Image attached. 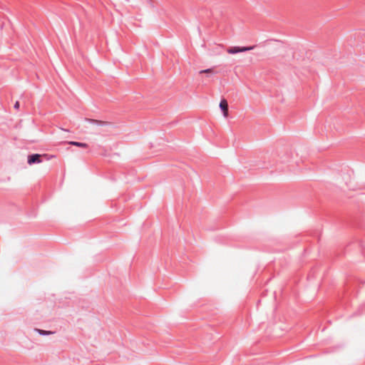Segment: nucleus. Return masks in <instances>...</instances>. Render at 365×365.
I'll list each match as a JSON object with an SVG mask.
<instances>
[{"label":"nucleus","mask_w":365,"mask_h":365,"mask_svg":"<svg viewBox=\"0 0 365 365\" xmlns=\"http://www.w3.org/2000/svg\"><path fill=\"white\" fill-rule=\"evenodd\" d=\"M255 47V46H242V47L233 46V47L229 48L227 50V52L228 53H230V54H235V53H240V52H245V51H251Z\"/></svg>","instance_id":"f03ea898"},{"label":"nucleus","mask_w":365,"mask_h":365,"mask_svg":"<svg viewBox=\"0 0 365 365\" xmlns=\"http://www.w3.org/2000/svg\"><path fill=\"white\" fill-rule=\"evenodd\" d=\"M35 331L36 332H38L41 336H47V335H49V334H51L54 333V332L51 331H46V330L40 329H35Z\"/></svg>","instance_id":"423d86ee"},{"label":"nucleus","mask_w":365,"mask_h":365,"mask_svg":"<svg viewBox=\"0 0 365 365\" xmlns=\"http://www.w3.org/2000/svg\"><path fill=\"white\" fill-rule=\"evenodd\" d=\"M85 120L91 123V124H93V125H98V126H104V125H108V122L106 121H103V120H96V119H91V118H85Z\"/></svg>","instance_id":"20e7f679"},{"label":"nucleus","mask_w":365,"mask_h":365,"mask_svg":"<svg viewBox=\"0 0 365 365\" xmlns=\"http://www.w3.org/2000/svg\"><path fill=\"white\" fill-rule=\"evenodd\" d=\"M211 71H212V70L210 68H207V69L201 71L200 73H210Z\"/></svg>","instance_id":"6e6552de"},{"label":"nucleus","mask_w":365,"mask_h":365,"mask_svg":"<svg viewBox=\"0 0 365 365\" xmlns=\"http://www.w3.org/2000/svg\"><path fill=\"white\" fill-rule=\"evenodd\" d=\"M220 108L223 113V115L225 117H227V115H228V103H227V100H225V98L221 100V101L220 103Z\"/></svg>","instance_id":"7ed1b4c3"},{"label":"nucleus","mask_w":365,"mask_h":365,"mask_svg":"<svg viewBox=\"0 0 365 365\" xmlns=\"http://www.w3.org/2000/svg\"><path fill=\"white\" fill-rule=\"evenodd\" d=\"M69 144L72 145L77 146V147H80V148H86L88 147V144H86L85 143L77 142V141H71V142H69Z\"/></svg>","instance_id":"39448f33"},{"label":"nucleus","mask_w":365,"mask_h":365,"mask_svg":"<svg viewBox=\"0 0 365 365\" xmlns=\"http://www.w3.org/2000/svg\"><path fill=\"white\" fill-rule=\"evenodd\" d=\"M53 156L48 154L34 153L28 155L27 163L29 165L41 163L44 160H49Z\"/></svg>","instance_id":"f257e3e1"},{"label":"nucleus","mask_w":365,"mask_h":365,"mask_svg":"<svg viewBox=\"0 0 365 365\" xmlns=\"http://www.w3.org/2000/svg\"><path fill=\"white\" fill-rule=\"evenodd\" d=\"M19 106H20V103L19 101H16L15 103H14V108L15 109H19Z\"/></svg>","instance_id":"0eeeda50"}]
</instances>
